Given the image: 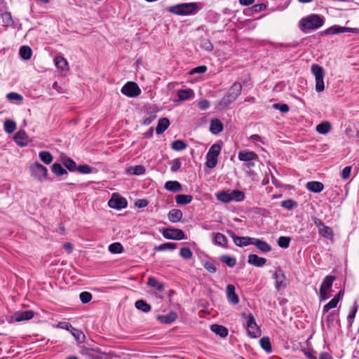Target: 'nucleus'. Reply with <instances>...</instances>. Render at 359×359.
Listing matches in <instances>:
<instances>
[{
    "mask_svg": "<svg viewBox=\"0 0 359 359\" xmlns=\"http://www.w3.org/2000/svg\"><path fill=\"white\" fill-rule=\"evenodd\" d=\"M6 98L10 101H18L19 102H21L23 100V97L15 92L8 93L6 95Z\"/></svg>",
    "mask_w": 359,
    "mask_h": 359,
    "instance_id": "4d7b16f0",
    "label": "nucleus"
},
{
    "mask_svg": "<svg viewBox=\"0 0 359 359\" xmlns=\"http://www.w3.org/2000/svg\"><path fill=\"white\" fill-rule=\"evenodd\" d=\"M76 170L81 174H89L92 172L93 168L86 164H83L76 166Z\"/></svg>",
    "mask_w": 359,
    "mask_h": 359,
    "instance_id": "052dcab7",
    "label": "nucleus"
},
{
    "mask_svg": "<svg viewBox=\"0 0 359 359\" xmlns=\"http://www.w3.org/2000/svg\"><path fill=\"white\" fill-rule=\"evenodd\" d=\"M290 238L287 236H280L278 238V244L280 248H287L289 246Z\"/></svg>",
    "mask_w": 359,
    "mask_h": 359,
    "instance_id": "e2e57ef3",
    "label": "nucleus"
},
{
    "mask_svg": "<svg viewBox=\"0 0 359 359\" xmlns=\"http://www.w3.org/2000/svg\"><path fill=\"white\" fill-rule=\"evenodd\" d=\"M121 92L128 97H135L139 96L142 91L136 83L128 81L122 87Z\"/></svg>",
    "mask_w": 359,
    "mask_h": 359,
    "instance_id": "1a4fd4ad",
    "label": "nucleus"
},
{
    "mask_svg": "<svg viewBox=\"0 0 359 359\" xmlns=\"http://www.w3.org/2000/svg\"><path fill=\"white\" fill-rule=\"evenodd\" d=\"M262 335L260 327L257 325L252 315L248 314V336L252 338H258Z\"/></svg>",
    "mask_w": 359,
    "mask_h": 359,
    "instance_id": "9b49d317",
    "label": "nucleus"
},
{
    "mask_svg": "<svg viewBox=\"0 0 359 359\" xmlns=\"http://www.w3.org/2000/svg\"><path fill=\"white\" fill-rule=\"evenodd\" d=\"M57 327L63 329V330H66L69 332L72 330L75 331V332H76V333L78 334L79 336H81V334H82V332L81 331L73 327V326L67 322H60L57 325Z\"/></svg>",
    "mask_w": 359,
    "mask_h": 359,
    "instance_id": "c03bdc74",
    "label": "nucleus"
},
{
    "mask_svg": "<svg viewBox=\"0 0 359 359\" xmlns=\"http://www.w3.org/2000/svg\"><path fill=\"white\" fill-rule=\"evenodd\" d=\"M223 124L218 118L212 119L210 121V130L212 134L217 135L223 130Z\"/></svg>",
    "mask_w": 359,
    "mask_h": 359,
    "instance_id": "4be33fe9",
    "label": "nucleus"
},
{
    "mask_svg": "<svg viewBox=\"0 0 359 359\" xmlns=\"http://www.w3.org/2000/svg\"><path fill=\"white\" fill-rule=\"evenodd\" d=\"M266 8V5L264 4H259L255 5L252 6L251 8H248V15H251L252 14L255 13H258L261 11H263Z\"/></svg>",
    "mask_w": 359,
    "mask_h": 359,
    "instance_id": "bf43d9fd",
    "label": "nucleus"
},
{
    "mask_svg": "<svg viewBox=\"0 0 359 359\" xmlns=\"http://www.w3.org/2000/svg\"><path fill=\"white\" fill-rule=\"evenodd\" d=\"M178 102L191 100L194 97V92L192 89L179 90L177 91Z\"/></svg>",
    "mask_w": 359,
    "mask_h": 359,
    "instance_id": "6ab92c4d",
    "label": "nucleus"
},
{
    "mask_svg": "<svg viewBox=\"0 0 359 359\" xmlns=\"http://www.w3.org/2000/svg\"><path fill=\"white\" fill-rule=\"evenodd\" d=\"M262 144H263V142L258 135H252L248 138V146L255 145L258 148H261Z\"/></svg>",
    "mask_w": 359,
    "mask_h": 359,
    "instance_id": "3c124183",
    "label": "nucleus"
},
{
    "mask_svg": "<svg viewBox=\"0 0 359 359\" xmlns=\"http://www.w3.org/2000/svg\"><path fill=\"white\" fill-rule=\"evenodd\" d=\"M342 33V27L339 25H333L325 31V34H336Z\"/></svg>",
    "mask_w": 359,
    "mask_h": 359,
    "instance_id": "6e6d98bb",
    "label": "nucleus"
},
{
    "mask_svg": "<svg viewBox=\"0 0 359 359\" xmlns=\"http://www.w3.org/2000/svg\"><path fill=\"white\" fill-rule=\"evenodd\" d=\"M358 306L355 302L354 304H353L352 310L351 311V312L349 313V314L348 315V317H347V320H348V323L349 324V326H351L353 325V320H354V318L355 317V315H356V313L358 311Z\"/></svg>",
    "mask_w": 359,
    "mask_h": 359,
    "instance_id": "603ef678",
    "label": "nucleus"
},
{
    "mask_svg": "<svg viewBox=\"0 0 359 359\" xmlns=\"http://www.w3.org/2000/svg\"><path fill=\"white\" fill-rule=\"evenodd\" d=\"M162 234L164 238L171 240L180 241L185 238L184 231L178 229H165Z\"/></svg>",
    "mask_w": 359,
    "mask_h": 359,
    "instance_id": "f8f14e48",
    "label": "nucleus"
},
{
    "mask_svg": "<svg viewBox=\"0 0 359 359\" xmlns=\"http://www.w3.org/2000/svg\"><path fill=\"white\" fill-rule=\"evenodd\" d=\"M338 302L337 299L332 298L327 304H326L323 309V313H327L330 309H334L337 307L338 304Z\"/></svg>",
    "mask_w": 359,
    "mask_h": 359,
    "instance_id": "864d4df0",
    "label": "nucleus"
},
{
    "mask_svg": "<svg viewBox=\"0 0 359 359\" xmlns=\"http://www.w3.org/2000/svg\"><path fill=\"white\" fill-rule=\"evenodd\" d=\"M135 306L137 309L144 313H148L151 309V306L149 304H147L144 300L142 299L136 301V302L135 303Z\"/></svg>",
    "mask_w": 359,
    "mask_h": 359,
    "instance_id": "2f4dec72",
    "label": "nucleus"
},
{
    "mask_svg": "<svg viewBox=\"0 0 359 359\" xmlns=\"http://www.w3.org/2000/svg\"><path fill=\"white\" fill-rule=\"evenodd\" d=\"M213 242L215 245L224 247V246H226L227 240H226V236L224 234H222L221 233H217L215 235Z\"/></svg>",
    "mask_w": 359,
    "mask_h": 359,
    "instance_id": "79ce46f5",
    "label": "nucleus"
},
{
    "mask_svg": "<svg viewBox=\"0 0 359 359\" xmlns=\"http://www.w3.org/2000/svg\"><path fill=\"white\" fill-rule=\"evenodd\" d=\"M168 11L178 15H189L196 14L198 11L196 3H183L172 6Z\"/></svg>",
    "mask_w": 359,
    "mask_h": 359,
    "instance_id": "f03ea898",
    "label": "nucleus"
},
{
    "mask_svg": "<svg viewBox=\"0 0 359 359\" xmlns=\"http://www.w3.org/2000/svg\"><path fill=\"white\" fill-rule=\"evenodd\" d=\"M242 90V86L240 83H235L229 89L228 93L232 95L236 100L240 95Z\"/></svg>",
    "mask_w": 359,
    "mask_h": 359,
    "instance_id": "a19ab883",
    "label": "nucleus"
},
{
    "mask_svg": "<svg viewBox=\"0 0 359 359\" xmlns=\"http://www.w3.org/2000/svg\"><path fill=\"white\" fill-rule=\"evenodd\" d=\"M273 278L276 280L275 287L277 290L286 287L285 276L280 270L276 271L273 273Z\"/></svg>",
    "mask_w": 359,
    "mask_h": 359,
    "instance_id": "4468645a",
    "label": "nucleus"
},
{
    "mask_svg": "<svg viewBox=\"0 0 359 359\" xmlns=\"http://www.w3.org/2000/svg\"><path fill=\"white\" fill-rule=\"evenodd\" d=\"M81 354L88 359H112L114 355L111 353L101 352L96 348L83 347L80 351Z\"/></svg>",
    "mask_w": 359,
    "mask_h": 359,
    "instance_id": "20e7f679",
    "label": "nucleus"
},
{
    "mask_svg": "<svg viewBox=\"0 0 359 359\" xmlns=\"http://www.w3.org/2000/svg\"><path fill=\"white\" fill-rule=\"evenodd\" d=\"M34 316V312L32 310L27 311H18L15 312V317L17 322H21L24 320H29L33 318Z\"/></svg>",
    "mask_w": 359,
    "mask_h": 359,
    "instance_id": "f3484780",
    "label": "nucleus"
},
{
    "mask_svg": "<svg viewBox=\"0 0 359 359\" xmlns=\"http://www.w3.org/2000/svg\"><path fill=\"white\" fill-rule=\"evenodd\" d=\"M52 172L57 176H61L67 174V170L62 168L61 164L55 163L51 168Z\"/></svg>",
    "mask_w": 359,
    "mask_h": 359,
    "instance_id": "a18cd8bd",
    "label": "nucleus"
},
{
    "mask_svg": "<svg viewBox=\"0 0 359 359\" xmlns=\"http://www.w3.org/2000/svg\"><path fill=\"white\" fill-rule=\"evenodd\" d=\"M180 255L182 258L185 259H189L193 257V253L190 248H181L180 251Z\"/></svg>",
    "mask_w": 359,
    "mask_h": 359,
    "instance_id": "13d9d810",
    "label": "nucleus"
},
{
    "mask_svg": "<svg viewBox=\"0 0 359 359\" xmlns=\"http://www.w3.org/2000/svg\"><path fill=\"white\" fill-rule=\"evenodd\" d=\"M217 200L223 203H229L231 199V191H222L216 194Z\"/></svg>",
    "mask_w": 359,
    "mask_h": 359,
    "instance_id": "72a5a7b5",
    "label": "nucleus"
},
{
    "mask_svg": "<svg viewBox=\"0 0 359 359\" xmlns=\"http://www.w3.org/2000/svg\"><path fill=\"white\" fill-rule=\"evenodd\" d=\"M266 262V259L263 257H259L257 255L251 254L248 255V263L255 266L261 267Z\"/></svg>",
    "mask_w": 359,
    "mask_h": 359,
    "instance_id": "412c9836",
    "label": "nucleus"
},
{
    "mask_svg": "<svg viewBox=\"0 0 359 359\" xmlns=\"http://www.w3.org/2000/svg\"><path fill=\"white\" fill-rule=\"evenodd\" d=\"M261 347L266 352L271 353L272 351L271 344L269 337H264L259 339Z\"/></svg>",
    "mask_w": 359,
    "mask_h": 359,
    "instance_id": "58836bf2",
    "label": "nucleus"
},
{
    "mask_svg": "<svg viewBox=\"0 0 359 359\" xmlns=\"http://www.w3.org/2000/svg\"><path fill=\"white\" fill-rule=\"evenodd\" d=\"M244 193L238 190L231 191V201H241L244 199Z\"/></svg>",
    "mask_w": 359,
    "mask_h": 359,
    "instance_id": "8fccbe9b",
    "label": "nucleus"
},
{
    "mask_svg": "<svg viewBox=\"0 0 359 359\" xmlns=\"http://www.w3.org/2000/svg\"><path fill=\"white\" fill-rule=\"evenodd\" d=\"M177 318V315L175 312H170L165 315H161L158 316V320L162 323L165 324L172 323L174 322Z\"/></svg>",
    "mask_w": 359,
    "mask_h": 359,
    "instance_id": "a878e982",
    "label": "nucleus"
},
{
    "mask_svg": "<svg viewBox=\"0 0 359 359\" xmlns=\"http://www.w3.org/2000/svg\"><path fill=\"white\" fill-rule=\"evenodd\" d=\"M126 172L130 175H141L144 174L145 168L142 165H135L128 168Z\"/></svg>",
    "mask_w": 359,
    "mask_h": 359,
    "instance_id": "e433bc0d",
    "label": "nucleus"
},
{
    "mask_svg": "<svg viewBox=\"0 0 359 359\" xmlns=\"http://www.w3.org/2000/svg\"><path fill=\"white\" fill-rule=\"evenodd\" d=\"M187 144L180 140H175L171 144V148L175 151L184 150L187 148Z\"/></svg>",
    "mask_w": 359,
    "mask_h": 359,
    "instance_id": "09e8293b",
    "label": "nucleus"
},
{
    "mask_svg": "<svg viewBox=\"0 0 359 359\" xmlns=\"http://www.w3.org/2000/svg\"><path fill=\"white\" fill-rule=\"evenodd\" d=\"M234 243L237 246L243 247L247 245V238L236 236L234 234L232 236Z\"/></svg>",
    "mask_w": 359,
    "mask_h": 359,
    "instance_id": "5fc2aeb1",
    "label": "nucleus"
},
{
    "mask_svg": "<svg viewBox=\"0 0 359 359\" xmlns=\"http://www.w3.org/2000/svg\"><path fill=\"white\" fill-rule=\"evenodd\" d=\"M62 161L63 165L71 172L76 171V163L70 158L68 157H62Z\"/></svg>",
    "mask_w": 359,
    "mask_h": 359,
    "instance_id": "4c0bfd02",
    "label": "nucleus"
},
{
    "mask_svg": "<svg viewBox=\"0 0 359 359\" xmlns=\"http://www.w3.org/2000/svg\"><path fill=\"white\" fill-rule=\"evenodd\" d=\"M14 140L20 147H25L29 143V137L26 132L23 130H20L15 133Z\"/></svg>",
    "mask_w": 359,
    "mask_h": 359,
    "instance_id": "2eb2a0df",
    "label": "nucleus"
},
{
    "mask_svg": "<svg viewBox=\"0 0 359 359\" xmlns=\"http://www.w3.org/2000/svg\"><path fill=\"white\" fill-rule=\"evenodd\" d=\"M318 233L320 235H321L323 237L327 239H333L334 232L332 229L327 226L325 225L324 226H323L321 229H319Z\"/></svg>",
    "mask_w": 359,
    "mask_h": 359,
    "instance_id": "c9c22d12",
    "label": "nucleus"
},
{
    "mask_svg": "<svg viewBox=\"0 0 359 359\" xmlns=\"http://www.w3.org/2000/svg\"><path fill=\"white\" fill-rule=\"evenodd\" d=\"M109 251L112 254H120L123 252V247L120 243H114L109 245Z\"/></svg>",
    "mask_w": 359,
    "mask_h": 359,
    "instance_id": "37998d69",
    "label": "nucleus"
},
{
    "mask_svg": "<svg viewBox=\"0 0 359 359\" xmlns=\"http://www.w3.org/2000/svg\"><path fill=\"white\" fill-rule=\"evenodd\" d=\"M335 277L333 276H327L320 286L319 290L320 301H325L330 297V292L332 291V287Z\"/></svg>",
    "mask_w": 359,
    "mask_h": 359,
    "instance_id": "0eeeda50",
    "label": "nucleus"
},
{
    "mask_svg": "<svg viewBox=\"0 0 359 359\" xmlns=\"http://www.w3.org/2000/svg\"><path fill=\"white\" fill-rule=\"evenodd\" d=\"M39 157L41 161L45 164L49 165L53 161V155L47 151H41L39 154Z\"/></svg>",
    "mask_w": 359,
    "mask_h": 359,
    "instance_id": "473e14b6",
    "label": "nucleus"
},
{
    "mask_svg": "<svg viewBox=\"0 0 359 359\" xmlns=\"http://www.w3.org/2000/svg\"><path fill=\"white\" fill-rule=\"evenodd\" d=\"M306 187L310 191L313 193H319L322 191L324 188L323 183L316 181L307 182Z\"/></svg>",
    "mask_w": 359,
    "mask_h": 359,
    "instance_id": "393cba45",
    "label": "nucleus"
},
{
    "mask_svg": "<svg viewBox=\"0 0 359 359\" xmlns=\"http://www.w3.org/2000/svg\"><path fill=\"white\" fill-rule=\"evenodd\" d=\"M226 295L229 302L233 304H237L239 302V298L235 292V287L233 285L226 286Z\"/></svg>",
    "mask_w": 359,
    "mask_h": 359,
    "instance_id": "a211bd4d",
    "label": "nucleus"
},
{
    "mask_svg": "<svg viewBox=\"0 0 359 359\" xmlns=\"http://www.w3.org/2000/svg\"><path fill=\"white\" fill-rule=\"evenodd\" d=\"M192 200L193 197L191 195L178 194L175 196V201L179 205L189 204Z\"/></svg>",
    "mask_w": 359,
    "mask_h": 359,
    "instance_id": "c756f323",
    "label": "nucleus"
},
{
    "mask_svg": "<svg viewBox=\"0 0 359 359\" xmlns=\"http://www.w3.org/2000/svg\"><path fill=\"white\" fill-rule=\"evenodd\" d=\"M92 297L93 296L89 292H82L79 295L80 300L83 304L90 302L92 299Z\"/></svg>",
    "mask_w": 359,
    "mask_h": 359,
    "instance_id": "680f3d73",
    "label": "nucleus"
},
{
    "mask_svg": "<svg viewBox=\"0 0 359 359\" xmlns=\"http://www.w3.org/2000/svg\"><path fill=\"white\" fill-rule=\"evenodd\" d=\"M156 118V115L154 113H151L146 116L142 121L144 125H149Z\"/></svg>",
    "mask_w": 359,
    "mask_h": 359,
    "instance_id": "338daca9",
    "label": "nucleus"
},
{
    "mask_svg": "<svg viewBox=\"0 0 359 359\" xmlns=\"http://www.w3.org/2000/svg\"><path fill=\"white\" fill-rule=\"evenodd\" d=\"M5 131L8 133H13L16 129V123L10 119H7L5 121L4 124Z\"/></svg>",
    "mask_w": 359,
    "mask_h": 359,
    "instance_id": "de8ad7c7",
    "label": "nucleus"
},
{
    "mask_svg": "<svg viewBox=\"0 0 359 359\" xmlns=\"http://www.w3.org/2000/svg\"><path fill=\"white\" fill-rule=\"evenodd\" d=\"M324 23L322 17L317 14H311L302 18L299 22V27L302 31L305 32L308 29H316Z\"/></svg>",
    "mask_w": 359,
    "mask_h": 359,
    "instance_id": "f257e3e1",
    "label": "nucleus"
},
{
    "mask_svg": "<svg viewBox=\"0 0 359 359\" xmlns=\"http://www.w3.org/2000/svg\"><path fill=\"white\" fill-rule=\"evenodd\" d=\"M182 212L179 209H172L168 215V219L172 223L180 222L182 219Z\"/></svg>",
    "mask_w": 359,
    "mask_h": 359,
    "instance_id": "b1692460",
    "label": "nucleus"
},
{
    "mask_svg": "<svg viewBox=\"0 0 359 359\" xmlns=\"http://www.w3.org/2000/svg\"><path fill=\"white\" fill-rule=\"evenodd\" d=\"M211 330L221 337H226L228 334V330L220 325L214 324L211 326Z\"/></svg>",
    "mask_w": 359,
    "mask_h": 359,
    "instance_id": "bb28decb",
    "label": "nucleus"
},
{
    "mask_svg": "<svg viewBox=\"0 0 359 359\" xmlns=\"http://www.w3.org/2000/svg\"><path fill=\"white\" fill-rule=\"evenodd\" d=\"M170 121L167 118H161L158 120L157 126L156 128V133L157 135L162 134L170 126Z\"/></svg>",
    "mask_w": 359,
    "mask_h": 359,
    "instance_id": "aec40b11",
    "label": "nucleus"
},
{
    "mask_svg": "<svg viewBox=\"0 0 359 359\" xmlns=\"http://www.w3.org/2000/svg\"><path fill=\"white\" fill-rule=\"evenodd\" d=\"M262 165L257 155L254 151H248V175H252V180H255L261 174Z\"/></svg>",
    "mask_w": 359,
    "mask_h": 359,
    "instance_id": "7ed1b4c3",
    "label": "nucleus"
},
{
    "mask_svg": "<svg viewBox=\"0 0 359 359\" xmlns=\"http://www.w3.org/2000/svg\"><path fill=\"white\" fill-rule=\"evenodd\" d=\"M19 55L22 60H28L32 55V50L30 47L23 46L20 48Z\"/></svg>",
    "mask_w": 359,
    "mask_h": 359,
    "instance_id": "7c9ffc66",
    "label": "nucleus"
},
{
    "mask_svg": "<svg viewBox=\"0 0 359 359\" xmlns=\"http://www.w3.org/2000/svg\"><path fill=\"white\" fill-rule=\"evenodd\" d=\"M236 100V99L228 93L224 95L221 100H219L217 105L216 109L218 110H224L228 109L229 106Z\"/></svg>",
    "mask_w": 359,
    "mask_h": 359,
    "instance_id": "ddd939ff",
    "label": "nucleus"
},
{
    "mask_svg": "<svg viewBox=\"0 0 359 359\" xmlns=\"http://www.w3.org/2000/svg\"><path fill=\"white\" fill-rule=\"evenodd\" d=\"M312 74L315 76L316 80V90L317 92H322L325 90L324 76L325 72L322 67L318 65L313 64L311 68Z\"/></svg>",
    "mask_w": 359,
    "mask_h": 359,
    "instance_id": "39448f33",
    "label": "nucleus"
},
{
    "mask_svg": "<svg viewBox=\"0 0 359 359\" xmlns=\"http://www.w3.org/2000/svg\"><path fill=\"white\" fill-rule=\"evenodd\" d=\"M31 176L39 182L47 179L48 169L41 163L36 162L29 166Z\"/></svg>",
    "mask_w": 359,
    "mask_h": 359,
    "instance_id": "423d86ee",
    "label": "nucleus"
},
{
    "mask_svg": "<svg viewBox=\"0 0 359 359\" xmlns=\"http://www.w3.org/2000/svg\"><path fill=\"white\" fill-rule=\"evenodd\" d=\"M204 268L210 273H215L217 271V267L215 264L213 262L208 261L206 262L204 265Z\"/></svg>",
    "mask_w": 359,
    "mask_h": 359,
    "instance_id": "69168bd1",
    "label": "nucleus"
},
{
    "mask_svg": "<svg viewBox=\"0 0 359 359\" xmlns=\"http://www.w3.org/2000/svg\"><path fill=\"white\" fill-rule=\"evenodd\" d=\"M331 124L327 121H324L316 126V131L323 135L328 133L331 130Z\"/></svg>",
    "mask_w": 359,
    "mask_h": 359,
    "instance_id": "f704fd0d",
    "label": "nucleus"
},
{
    "mask_svg": "<svg viewBox=\"0 0 359 359\" xmlns=\"http://www.w3.org/2000/svg\"><path fill=\"white\" fill-rule=\"evenodd\" d=\"M3 25L5 27H13L14 20L10 12H5L1 14Z\"/></svg>",
    "mask_w": 359,
    "mask_h": 359,
    "instance_id": "c85d7f7f",
    "label": "nucleus"
},
{
    "mask_svg": "<svg viewBox=\"0 0 359 359\" xmlns=\"http://www.w3.org/2000/svg\"><path fill=\"white\" fill-rule=\"evenodd\" d=\"M164 188L172 192H179L182 190V184L177 181H168L165 183Z\"/></svg>",
    "mask_w": 359,
    "mask_h": 359,
    "instance_id": "5701e85b",
    "label": "nucleus"
},
{
    "mask_svg": "<svg viewBox=\"0 0 359 359\" xmlns=\"http://www.w3.org/2000/svg\"><path fill=\"white\" fill-rule=\"evenodd\" d=\"M201 46L202 48L207 51H211L213 48V46L211 42L208 39H203L201 42Z\"/></svg>",
    "mask_w": 359,
    "mask_h": 359,
    "instance_id": "774afa93",
    "label": "nucleus"
},
{
    "mask_svg": "<svg viewBox=\"0 0 359 359\" xmlns=\"http://www.w3.org/2000/svg\"><path fill=\"white\" fill-rule=\"evenodd\" d=\"M108 205L116 210L125 208L128 205L127 200L117 193H114L108 201Z\"/></svg>",
    "mask_w": 359,
    "mask_h": 359,
    "instance_id": "9d476101",
    "label": "nucleus"
},
{
    "mask_svg": "<svg viewBox=\"0 0 359 359\" xmlns=\"http://www.w3.org/2000/svg\"><path fill=\"white\" fill-rule=\"evenodd\" d=\"M55 65L57 69L65 71L68 69V62L62 56H56L54 59Z\"/></svg>",
    "mask_w": 359,
    "mask_h": 359,
    "instance_id": "cd10ccee",
    "label": "nucleus"
},
{
    "mask_svg": "<svg viewBox=\"0 0 359 359\" xmlns=\"http://www.w3.org/2000/svg\"><path fill=\"white\" fill-rule=\"evenodd\" d=\"M248 245H255L259 250L264 252L271 250V247L268 243L259 239L248 238Z\"/></svg>",
    "mask_w": 359,
    "mask_h": 359,
    "instance_id": "dca6fc26",
    "label": "nucleus"
},
{
    "mask_svg": "<svg viewBox=\"0 0 359 359\" xmlns=\"http://www.w3.org/2000/svg\"><path fill=\"white\" fill-rule=\"evenodd\" d=\"M221 147L218 144H212L206 155V165L210 168H213L217 165V157L220 153Z\"/></svg>",
    "mask_w": 359,
    "mask_h": 359,
    "instance_id": "6e6552de",
    "label": "nucleus"
},
{
    "mask_svg": "<svg viewBox=\"0 0 359 359\" xmlns=\"http://www.w3.org/2000/svg\"><path fill=\"white\" fill-rule=\"evenodd\" d=\"M177 244L175 243H165L155 247L156 251L173 250L176 248Z\"/></svg>",
    "mask_w": 359,
    "mask_h": 359,
    "instance_id": "49530a36",
    "label": "nucleus"
},
{
    "mask_svg": "<svg viewBox=\"0 0 359 359\" xmlns=\"http://www.w3.org/2000/svg\"><path fill=\"white\" fill-rule=\"evenodd\" d=\"M147 285L153 288H155L158 291L163 290L164 285L163 283L158 282L156 278L154 277H149L148 278Z\"/></svg>",
    "mask_w": 359,
    "mask_h": 359,
    "instance_id": "ea45409f",
    "label": "nucleus"
},
{
    "mask_svg": "<svg viewBox=\"0 0 359 359\" xmlns=\"http://www.w3.org/2000/svg\"><path fill=\"white\" fill-rule=\"evenodd\" d=\"M221 261L229 266H233L236 264V259L230 256L224 255L221 257Z\"/></svg>",
    "mask_w": 359,
    "mask_h": 359,
    "instance_id": "0e129e2a",
    "label": "nucleus"
}]
</instances>
